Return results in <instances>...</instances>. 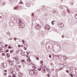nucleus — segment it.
Returning a JSON list of instances; mask_svg holds the SVG:
<instances>
[{
	"mask_svg": "<svg viewBox=\"0 0 77 77\" xmlns=\"http://www.w3.org/2000/svg\"><path fill=\"white\" fill-rule=\"evenodd\" d=\"M2 65H3L2 66V69H4V68H5L7 67V63H2Z\"/></svg>",
	"mask_w": 77,
	"mask_h": 77,
	"instance_id": "obj_1",
	"label": "nucleus"
},
{
	"mask_svg": "<svg viewBox=\"0 0 77 77\" xmlns=\"http://www.w3.org/2000/svg\"><path fill=\"white\" fill-rule=\"evenodd\" d=\"M36 27V29L38 30L40 29L41 28V25L39 24L37 25Z\"/></svg>",
	"mask_w": 77,
	"mask_h": 77,
	"instance_id": "obj_2",
	"label": "nucleus"
},
{
	"mask_svg": "<svg viewBox=\"0 0 77 77\" xmlns=\"http://www.w3.org/2000/svg\"><path fill=\"white\" fill-rule=\"evenodd\" d=\"M29 74L31 75H33V74H34V70H31L29 72Z\"/></svg>",
	"mask_w": 77,
	"mask_h": 77,
	"instance_id": "obj_3",
	"label": "nucleus"
},
{
	"mask_svg": "<svg viewBox=\"0 0 77 77\" xmlns=\"http://www.w3.org/2000/svg\"><path fill=\"white\" fill-rule=\"evenodd\" d=\"M23 76V74L21 73V72H19V77H22Z\"/></svg>",
	"mask_w": 77,
	"mask_h": 77,
	"instance_id": "obj_4",
	"label": "nucleus"
},
{
	"mask_svg": "<svg viewBox=\"0 0 77 77\" xmlns=\"http://www.w3.org/2000/svg\"><path fill=\"white\" fill-rule=\"evenodd\" d=\"M15 60L18 61L19 60V58L17 56L15 57Z\"/></svg>",
	"mask_w": 77,
	"mask_h": 77,
	"instance_id": "obj_5",
	"label": "nucleus"
},
{
	"mask_svg": "<svg viewBox=\"0 0 77 77\" xmlns=\"http://www.w3.org/2000/svg\"><path fill=\"white\" fill-rule=\"evenodd\" d=\"M23 26H24V23H21L20 24V27H21L22 28Z\"/></svg>",
	"mask_w": 77,
	"mask_h": 77,
	"instance_id": "obj_6",
	"label": "nucleus"
},
{
	"mask_svg": "<svg viewBox=\"0 0 77 77\" xmlns=\"http://www.w3.org/2000/svg\"><path fill=\"white\" fill-rule=\"evenodd\" d=\"M34 75H37L38 72H37L36 70H34Z\"/></svg>",
	"mask_w": 77,
	"mask_h": 77,
	"instance_id": "obj_7",
	"label": "nucleus"
},
{
	"mask_svg": "<svg viewBox=\"0 0 77 77\" xmlns=\"http://www.w3.org/2000/svg\"><path fill=\"white\" fill-rule=\"evenodd\" d=\"M21 62L22 63H25V60H21Z\"/></svg>",
	"mask_w": 77,
	"mask_h": 77,
	"instance_id": "obj_8",
	"label": "nucleus"
},
{
	"mask_svg": "<svg viewBox=\"0 0 77 77\" xmlns=\"http://www.w3.org/2000/svg\"><path fill=\"white\" fill-rule=\"evenodd\" d=\"M54 22H55V21L54 20H53L51 22V23L52 25H54Z\"/></svg>",
	"mask_w": 77,
	"mask_h": 77,
	"instance_id": "obj_9",
	"label": "nucleus"
},
{
	"mask_svg": "<svg viewBox=\"0 0 77 77\" xmlns=\"http://www.w3.org/2000/svg\"><path fill=\"white\" fill-rule=\"evenodd\" d=\"M19 23L20 24H22V23H23V21H22V20H20Z\"/></svg>",
	"mask_w": 77,
	"mask_h": 77,
	"instance_id": "obj_10",
	"label": "nucleus"
},
{
	"mask_svg": "<svg viewBox=\"0 0 77 77\" xmlns=\"http://www.w3.org/2000/svg\"><path fill=\"white\" fill-rule=\"evenodd\" d=\"M26 57H27V58H28V59H29V60L30 59V57H29V56L28 55H27L26 56Z\"/></svg>",
	"mask_w": 77,
	"mask_h": 77,
	"instance_id": "obj_11",
	"label": "nucleus"
},
{
	"mask_svg": "<svg viewBox=\"0 0 77 77\" xmlns=\"http://www.w3.org/2000/svg\"><path fill=\"white\" fill-rule=\"evenodd\" d=\"M6 56H7V57H10V54H7Z\"/></svg>",
	"mask_w": 77,
	"mask_h": 77,
	"instance_id": "obj_12",
	"label": "nucleus"
},
{
	"mask_svg": "<svg viewBox=\"0 0 77 77\" xmlns=\"http://www.w3.org/2000/svg\"><path fill=\"white\" fill-rule=\"evenodd\" d=\"M62 69V68H60L58 69V71H61Z\"/></svg>",
	"mask_w": 77,
	"mask_h": 77,
	"instance_id": "obj_13",
	"label": "nucleus"
},
{
	"mask_svg": "<svg viewBox=\"0 0 77 77\" xmlns=\"http://www.w3.org/2000/svg\"><path fill=\"white\" fill-rule=\"evenodd\" d=\"M24 49L25 50H26L27 49V48L25 47V45H24Z\"/></svg>",
	"mask_w": 77,
	"mask_h": 77,
	"instance_id": "obj_14",
	"label": "nucleus"
},
{
	"mask_svg": "<svg viewBox=\"0 0 77 77\" xmlns=\"http://www.w3.org/2000/svg\"><path fill=\"white\" fill-rule=\"evenodd\" d=\"M32 20L33 21H35L36 20V19L35 18H32Z\"/></svg>",
	"mask_w": 77,
	"mask_h": 77,
	"instance_id": "obj_15",
	"label": "nucleus"
},
{
	"mask_svg": "<svg viewBox=\"0 0 77 77\" xmlns=\"http://www.w3.org/2000/svg\"><path fill=\"white\" fill-rule=\"evenodd\" d=\"M14 51L12 50H11L10 51V53H13V52Z\"/></svg>",
	"mask_w": 77,
	"mask_h": 77,
	"instance_id": "obj_16",
	"label": "nucleus"
},
{
	"mask_svg": "<svg viewBox=\"0 0 77 77\" xmlns=\"http://www.w3.org/2000/svg\"><path fill=\"white\" fill-rule=\"evenodd\" d=\"M73 2H72L71 3V6H73Z\"/></svg>",
	"mask_w": 77,
	"mask_h": 77,
	"instance_id": "obj_17",
	"label": "nucleus"
},
{
	"mask_svg": "<svg viewBox=\"0 0 77 77\" xmlns=\"http://www.w3.org/2000/svg\"><path fill=\"white\" fill-rule=\"evenodd\" d=\"M27 61L28 62H30V59H29V58H28L27 59Z\"/></svg>",
	"mask_w": 77,
	"mask_h": 77,
	"instance_id": "obj_18",
	"label": "nucleus"
},
{
	"mask_svg": "<svg viewBox=\"0 0 77 77\" xmlns=\"http://www.w3.org/2000/svg\"><path fill=\"white\" fill-rule=\"evenodd\" d=\"M41 64H42V65H43V61L42 60L40 62Z\"/></svg>",
	"mask_w": 77,
	"mask_h": 77,
	"instance_id": "obj_19",
	"label": "nucleus"
},
{
	"mask_svg": "<svg viewBox=\"0 0 77 77\" xmlns=\"http://www.w3.org/2000/svg\"><path fill=\"white\" fill-rule=\"evenodd\" d=\"M2 56H5V54L4 53H2Z\"/></svg>",
	"mask_w": 77,
	"mask_h": 77,
	"instance_id": "obj_20",
	"label": "nucleus"
},
{
	"mask_svg": "<svg viewBox=\"0 0 77 77\" xmlns=\"http://www.w3.org/2000/svg\"><path fill=\"white\" fill-rule=\"evenodd\" d=\"M19 50H17L16 51V53H19Z\"/></svg>",
	"mask_w": 77,
	"mask_h": 77,
	"instance_id": "obj_21",
	"label": "nucleus"
},
{
	"mask_svg": "<svg viewBox=\"0 0 77 77\" xmlns=\"http://www.w3.org/2000/svg\"><path fill=\"white\" fill-rule=\"evenodd\" d=\"M38 71H41V68H39L38 69Z\"/></svg>",
	"mask_w": 77,
	"mask_h": 77,
	"instance_id": "obj_22",
	"label": "nucleus"
},
{
	"mask_svg": "<svg viewBox=\"0 0 77 77\" xmlns=\"http://www.w3.org/2000/svg\"><path fill=\"white\" fill-rule=\"evenodd\" d=\"M14 10H17V7H15L14 8Z\"/></svg>",
	"mask_w": 77,
	"mask_h": 77,
	"instance_id": "obj_23",
	"label": "nucleus"
},
{
	"mask_svg": "<svg viewBox=\"0 0 77 77\" xmlns=\"http://www.w3.org/2000/svg\"><path fill=\"white\" fill-rule=\"evenodd\" d=\"M32 68H33L34 69H36V67H35V66H33L32 67Z\"/></svg>",
	"mask_w": 77,
	"mask_h": 77,
	"instance_id": "obj_24",
	"label": "nucleus"
},
{
	"mask_svg": "<svg viewBox=\"0 0 77 77\" xmlns=\"http://www.w3.org/2000/svg\"><path fill=\"white\" fill-rule=\"evenodd\" d=\"M17 9H19V6H16Z\"/></svg>",
	"mask_w": 77,
	"mask_h": 77,
	"instance_id": "obj_25",
	"label": "nucleus"
},
{
	"mask_svg": "<svg viewBox=\"0 0 77 77\" xmlns=\"http://www.w3.org/2000/svg\"><path fill=\"white\" fill-rule=\"evenodd\" d=\"M75 17L76 19H77V14L75 15Z\"/></svg>",
	"mask_w": 77,
	"mask_h": 77,
	"instance_id": "obj_26",
	"label": "nucleus"
},
{
	"mask_svg": "<svg viewBox=\"0 0 77 77\" xmlns=\"http://www.w3.org/2000/svg\"><path fill=\"white\" fill-rule=\"evenodd\" d=\"M70 75L71 76V77H73V75H72V74L71 73Z\"/></svg>",
	"mask_w": 77,
	"mask_h": 77,
	"instance_id": "obj_27",
	"label": "nucleus"
},
{
	"mask_svg": "<svg viewBox=\"0 0 77 77\" xmlns=\"http://www.w3.org/2000/svg\"><path fill=\"white\" fill-rule=\"evenodd\" d=\"M47 76H48V77H50V74H48L47 75Z\"/></svg>",
	"mask_w": 77,
	"mask_h": 77,
	"instance_id": "obj_28",
	"label": "nucleus"
},
{
	"mask_svg": "<svg viewBox=\"0 0 77 77\" xmlns=\"http://www.w3.org/2000/svg\"><path fill=\"white\" fill-rule=\"evenodd\" d=\"M18 47H19V48H20V47H21V46L20 45H18Z\"/></svg>",
	"mask_w": 77,
	"mask_h": 77,
	"instance_id": "obj_29",
	"label": "nucleus"
},
{
	"mask_svg": "<svg viewBox=\"0 0 77 77\" xmlns=\"http://www.w3.org/2000/svg\"><path fill=\"white\" fill-rule=\"evenodd\" d=\"M22 42L23 43H24L25 42V41L24 40H22Z\"/></svg>",
	"mask_w": 77,
	"mask_h": 77,
	"instance_id": "obj_30",
	"label": "nucleus"
},
{
	"mask_svg": "<svg viewBox=\"0 0 77 77\" xmlns=\"http://www.w3.org/2000/svg\"><path fill=\"white\" fill-rule=\"evenodd\" d=\"M5 47H8V45H5Z\"/></svg>",
	"mask_w": 77,
	"mask_h": 77,
	"instance_id": "obj_31",
	"label": "nucleus"
},
{
	"mask_svg": "<svg viewBox=\"0 0 77 77\" xmlns=\"http://www.w3.org/2000/svg\"><path fill=\"white\" fill-rule=\"evenodd\" d=\"M8 48H11V46H9Z\"/></svg>",
	"mask_w": 77,
	"mask_h": 77,
	"instance_id": "obj_32",
	"label": "nucleus"
},
{
	"mask_svg": "<svg viewBox=\"0 0 77 77\" xmlns=\"http://www.w3.org/2000/svg\"><path fill=\"white\" fill-rule=\"evenodd\" d=\"M49 57H50V58H51V55H49Z\"/></svg>",
	"mask_w": 77,
	"mask_h": 77,
	"instance_id": "obj_33",
	"label": "nucleus"
},
{
	"mask_svg": "<svg viewBox=\"0 0 77 77\" xmlns=\"http://www.w3.org/2000/svg\"><path fill=\"white\" fill-rule=\"evenodd\" d=\"M14 40L15 41H17V38H14Z\"/></svg>",
	"mask_w": 77,
	"mask_h": 77,
	"instance_id": "obj_34",
	"label": "nucleus"
},
{
	"mask_svg": "<svg viewBox=\"0 0 77 77\" xmlns=\"http://www.w3.org/2000/svg\"><path fill=\"white\" fill-rule=\"evenodd\" d=\"M6 51L7 52H9V50L8 49H7Z\"/></svg>",
	"mask_w": 77,
	"mask_h": 77,
	"instance_id": "obj_35",
	"label": "nucleus"
},
{
	"mask_svg": "<svg viewBox=\"0 0 77 77\" xmlns=\"http://www.w3.org/2000/svg\"><path fill=\"white\" fill-rule=\"evenodd\" d=\"M7 74L6 73H4V75H6Z\"/></svg>",
	"mask_w": 77,
	"mask_h": 77,
	"instance_id": "obj_36",
	"label": "nucleus"
},
{
	"mask_svg": "<svg viewBox=\"0 0 77 77\" xmlns=\"http://www.w3.org/2000/svg\"><path fill=\"white\" fill-rule=\"evenodd\" d=\"M36 59H37V60H39V58L38 57H36Z\"/></svg>",
	"mask_w": 77,
	"mask_h": 77,
	"instance_id": "obj_37",
	"label": "nucleus"
},
{
	"mask_svg": "<svg viewBox=\"0 0 77 77\" xmlns=\"http://www.w3.org/2000/svg\"><path fill=\"white\" fill-rule=\"evenodd\" d=\"M43 71H44V72H45V71H46V70H45V69H44L43 70Z\"/></svg>",
	"mask_w": 77,
	"mask_h": 77,
	"instance_id": "obj_38",
	"label": "nucleus"
},
{
	"mask_svg": "<svg viewBox=\"0 0 77 77\" xmlns=\"http://www.w3.org/2000/svg\"><path fill=\"white\" fill-rule=\"evenodd\" d=\"M66 72H67V73H68V72H69V71L67 70H66Z\"/></svg>",
	"mask_w": 77,
	"mask_h": 77,
	"instance_id": "obj_39",
	"label": "nucleus"
},
{
	"mask_svg": "<svg viewBox=\"0 0 77 77\" xmlns=\"http://www.w3.org/2000/svg\"><path fill=\"white\" fill-rule=\"evenodd\" d=\"M12 77H16V76H15V75H13L12 76Z\"/></svg>",
	"mask_w": 77,
	"mask_h": 77,
	"instance_id": "obj_40",
	"label": "nucleus"
},
{
	"mask_svg": "<svg viewBox=\"0 0 77 77\" xmlns=\"http://www.w3.org/2000/svg\"><path fill=\"white\" fill-rule=\"evenodd\" d=\"M26 54H29V53L28 52H26Z\"/></svg>",
	"mask_w": 77,
	"mask_h": 77,
	"instance_id": "obj_41",
	"label": "nucleus"
},
{
	"mask_svg": "<svg viewBox=\"0 0 77 77\" xmlns=\"http://www.w3.org/2000/svg\"><path fill=\"white\" fill-rule=\"evenodd\" d=\"M3 5H5V3H3Z\"/></svg>",
	"mask_w": 77,
	"mask_h": 77,
	"instance_id": "obj_42",
	"label": "nucleus"
},
{
	"mask_svg": "<svg viewBox=\"0 0 77 77\" xmlns=\"http://www.w3.org/2000/svg\"><path fill=\"white\" fill-rule=\"evenodd\" d=\"M13 59H15V57H13Z\"/></svg>",
	"mask_w": 77,
	"mask_h": 77,
	"instance_id": "obj_43",
	"label": "nucleus"
},
{
	"mask_svg": "<svg viewBox=\"0 0 77 77\" xmlns=\"http://www.w3.org/2000/svg\"><path fill=\"white\" fill-rule=\"evenodd\" d=\"M52 71H54V69H52Z\"/></svg>",
	"mask_w": 77,
	"mask_h": 77,
	"instance_id": "obj_44",
	"label": "nucleus"
},
{
	"mask_svg": "<svg viewBox=\"0 0 77 77\" xmlns=\"http://www.w3.org/2000/svg\"><path fill=\"white\" fill-rule=\"evenodd\" d=\"M21 46L22 47H23V45H21Z\"/></svg>",
	"mask_w": 77,
	"mask_h": 77,
	"instance_id": "obj_45",
	"label": "nucleus"
},
{
	"mask_svg": "<svg viewBox=\"0 0 77 77\" xmlns=\"http://www.w3.org/2000/svg\"><path fill=\"white\" fill-rule=\"evenodd\" d=\"M8 77H11V75H9L8 76Z\"/></svg>",
	"mask_w": 77,
	"mask_h": 77,
	"instance_id": "obj_46",
	"label": "nucleus"
},
{
	"mask_svg": "<svg viewBox=\"0 0 77 77\" xmlns=\"http://www.w3.org/2000/svg\"><path fill=\"white\" fill-rule=\"evenodd\" d=\"M19 68H20L21 67V66H19Z\"/></svg>",
	"mask_w": 77,
	"mask_h": 77,
	"instance_id": "obj_47",
	"label": "nucleus"
},
{
	"mask_svg": "<svg viewBox=\"0 0 77 77\" xmlns=\"http://www.w3.org/2000/svg\"><path fill=\"white\" fill-rule=\"evenodd\" d=\"M46 70H48V69L47 68V69H46Z\"/></svg>",
	"mask_w": 77,
	"mask_h": 77,
	"instance_id": "obj_48",
	"label": "nucleus"
},
{
	"mask_svg": "<svg viewBox=\"0 0 77 77\" xmlns=\"http://www.w3.org/2000/svg\"><path fill=\"white\" fill-rule=\"evenodd\" d=\"M33 14H32V15H33Z\"/></svg>",
	"mask_w": 77,
	"mask_h": 77,
	"instance_id": "obj_49",
	"label": "nucleus"
},
{
	"mask_svg": "<svg viewBox=\"0 0 77 77\" xmlns=\"http://www.w3.org/2000/svg\"><path fill=\"white\" fill-rule=\"evenodd\" d=\"M5 72H6V70H5Z\"/></svg>",
	"mask_w": 77,
	"mask_h": 77,
	"instance_id": "obj_50",
	"label": "nucleus"
},
{
	"mask_svg": "<svg viewBox=\"0 0 77 77\" xmlns=\"http://www.w3.org/2000/svg\"><path fill=\"white\" fill-rule=\"evenodd\" d=\"M62 24H63V23H62Z\"/></svg>",
	"mask_w": 77,
	"mask_h": 77,
	"instance_id": "obj_51",
	"label": "nucleus"
}]
</instances>
